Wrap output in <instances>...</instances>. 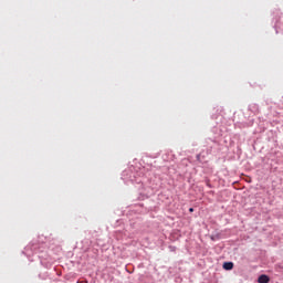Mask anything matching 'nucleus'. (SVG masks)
<instances>
[{"label": "nucleus", "mask_w": 283, "mask_h": 283, "mask_svg": "<svg viewBox=\"0 0 283 283\" xmlns=\"http://www.w3.org/2000/svg\"><path fill=\"white\" fill-rule=\"evenodd\" d=\"M223 269L226 271H231L233 269V262H226V263H223Z\"/></svg>", "instance_id": "2"}, {"label": "nucleus", "mask_w": 283, "mask_h": 283, "mask_svg": "<svg viewBox=\"0 0 283 283\" xmlns=\"http://www.w3.org/2000/svg\"><path fill=\"white\" fill-rule=\"evenodd\" d=\"M189 211H190V213H193V208H190Z\"/></svg>", "instance_id": "3"}, {"label": "nucleus", "mask_w": 283, "mask_h": 283, "mask_svg": "<svg viewBox=\"0 0 283 283\" xmlns=\"http://www.w3.org/2000/svg\"><path fill=\"white\" fill-rule=\"evenodd\" d=\"M258 282L259 283H270L271 277H269V275H266V274H262L259 276Z\"/></svg>", "instance_id": "1"}]
</instances>
